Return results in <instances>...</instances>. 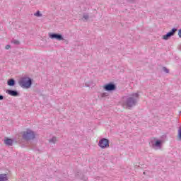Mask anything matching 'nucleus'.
Here are the masks:
<instances>
[{
  "label": "nucleus",
  "instance_id": "obj_1",
  "mask_svg": "<svg viewBox=\"0 0 181 181\" xmlns=\"http://www.w3.org/2000/svg\"><path fill=\"white\" fill-rule=\"evenodd\" d=\"M139 100V94L138 93L131 94L129 96L123 98L122 105L124 108H132V107L136 105Z\"/></svg>",
  "mask_w": 181,
  "mask_h": 181
},
{
  "label": "nucleus",
  "instance_id": "obj_2",
  "mask_svg": "<svg viewBox=\"0 0 181 181\" xmlns=\"http://www.w3.org/2000/svg\"><path fill=\"white\" fill-rule=\"evenodd\" d=\"M19 84L23 88H29L32 86V79L28 77H23L19 81Z\"/></svg>",
  "mask_w": 181,
  "mask_h": 181
},
{
  "label": "nucleus",
  "instance_id": "obj_3",
  "mask_svg": "<svg viewBox=\"0 0 181 181\" xmlns=\"http://www.w3.org/2000/svg\"><path fill=\"white\" fill-rule=\"evenodd\" d=\"M35 132L30 129H27L26 132H23V138L25 139V141H30L32 139H35Z\"/></svg>",
  "mask_w": 181,
  "mask_h": 181
},
{
  "label": "nucleus",
  "instance_id": "obj_4",
  "mask_svg": "<svg viewBox=\"0 0 181 181\" xmlns=\"http://www.w3.org/2000/svg\"><path fill=\"white\" fill-rule=\"evenodd\" d=\"M98 145L100 148H102V149L110 148V141L105 138H103L99 141Z\"/></svg>",
  "mask_w": 181,
  "mask_h": 181
},
{
  "label": "nucleus",
  "instance_id": "obj_5",
  "mask_svg": "<svg viewBox=\"0 0 181 181\" xmlns=\"http://www.w3.org/2000/svg\"><path fill=\"white\" fill-rule=\"evenodd\" d=\"M49 37L50 39H56V40H64V37H63V35H62V34L50 33L49 34Z\"/></svg>",
  "mask_w": 181,
  "mask_h": 181
},
{
  "label": "nucleus",
  "instance_id": "obj_6",
  "mask_svg": "<svg viewBox=\"0 0 181 181\" xmlns=\"http://www.w3.org/2000/svg\"><path fill=\"white\" fill-rule=\"evenodd\" d=\"M103 88L106 91H114V90L116 88V86L114 83H107L103 86Z\"/></svg>",
  "mask_w": 181,
  "mask_h": 181
},
{
  "label": "nucleus",
  "instance_id": "obj_7",
  "mask_svg": "<svg viewBox=\"0 0 181 181\" xmlns=\"http://www.w3.org/2000/svg\"><path fill=\"white\" fill-rule=\"evenodd\" d=\"M151 146L153 149H160V146H162V141L160 140H157L155 143L151 141Z\"/></svg>",
  "mask_w": 181,
  "mask_h": 181
},
{
  "label": "nucleus",
  "instance_id": "obj_8",
  "mask_svg": "<svg viewBox=\"0 0 181 181\" xmlns=\"http://www.w3.org/2000/svg\"><path fill=\"white\" fill-rule=\"evenodd\" d=\"M6 93L9 95H11L12 97H18L19 95V93H18V90H7Z\"/></svg>",
  "mask_w": 181,
  "mask_h": 181
},
{
  "label": "nucleus",
  "instance_id": "obj_9",
  "mask_svg": "<svg viewBox=\"0 0 181 181\" xmlns=\"http://www.w3.org/2000/svg\"><path fill=\"white\" fill-rule=\"evenodd\" d=\"M4 144H6L7 146H12V145H13V140L11 139H6L4 141Z\"/></svg>",
  "mask_w": 181,
  "mask_h": 181
},
{
  "label": "nucleus",
  "instance_id": "obj_10",
  "mask_svg": "<svg viewBox=\"0 0 181 181\" xmlns=\"http://www.w3.org/2000/svg\"><path fill=\"white\" fill-rule=\"evenodd\" d=\"M90 18V14L87 13H83V18H81V19L82 21H83V22L85 21H88V19Z\"/></svg>",
  "mask_w": 181,
  "mask_h": 181
},
{
  "label": "nucleus",
  "instance_id": "obj_11",
  "mask_svg": "<svg viewBox=\"0 0 181 181\" xmlns=\"http://www.w3.org/2000/svg\"><path fill=\"white\" fill-rule=\"evenodd\" d=\"M0 181H8V175L0 174Z\"/></svg>",
  "mask_w": 181,
  "mask_h": 181
},
{
  "label": "nucleus",
  "instance_id": "obj_12",
  "mask_svg": "<svg viewBox=\"0 0 181 181\" xmlns=\"http://www.w3.org/2000/svg\"><path fill=\"white\" fill-rule=\"evenodd\" d=\"M8 86H10V87H13L15 86V79H10L7 82Z\"/></svg>",
  "mask_w": 181,
  "mask_h": 181
},
{
  "label": "nucleus",
  "instance_id": "obj_13",
  "mask_svg": "<svg viewBox=\"0 0 181 181\" xmlns=\"http://www.w3.org/2000/svg\"><path fill=\"white\" fill-rule=\"evenodd\" d=\"M176 32H177V30L176 28H173L172 30L168 32V34L170 35V36L172 37L175 35V33H176Z\"/></svg>",
  "mask_w": 181,
  "mask_h": 181
},
{
  "label": "nucleus",
  "instance_id": "obj_14",
  "mask_svg": "<svg viewBox=\"0 0 181 181\" xmlns=\"http://www.w3.org/2000/svg\"><path fill=\"white\" fill-rule=\"evenodd\" d=\"M177 139H178V141H181V126H180L178 128Z\"/></svg>",
  "mask_w": 181,
  "mask_h": 181
},
{
  "label": "nucleus",
  "instance_id": "obj_15",
  "mask_svg": "<svg viewBox=\"0 0 181 181\" xmlns=\"http://www.w3.org/2000/svg\"><path fill=\"white\" fill-rule=\"evenodd\" d=\"M49 144H56L57 142V139L56 136H53L51 139L49 140Z\"/></svg>",
  "mask_w": 181,
  "mask_h": 181
},
{
  "label": "nucleus",
  "instance_id": "obj_16",
  "mask_svg": "<svg viewBox=\"0 0 181 181\" xmlns=\"http://www.w3.org/2000/svg\"><path fill=\"white\" fill-rule=\"evenodd\" d=\"M169 37H172L170 36V34H168V33L166 35L163 36V39H164V40H168Z\"/></svg>",
  "mask_w": 181,
  "mask_h": 181
},
{
  "label": "nucleus",
  "instance_id": "obj_17",
  "mask_svg": "<svg viewBox=\"0 0 181 181\" xmlns=\"http://www.w3.org/2000/svg\"><path fill=\"white\" fill-rule=\"evenodd\" d=\"M35 16L40 17L42 16V13H40V11H37L35 14Z\"/></svg>",
  "mask_w": 181,
  "mask_h": 181
},
{
  "label": "nucleus",
  "instance_id": "obj_18",
  "mask_svg": "<svg viewBox=\"0 0 181 181\" xmlns=\"http://www.w3.org/2000/svg\"><path fill=\"white\" fill-rule=\"evenodd\" d=\"M163 71L164 73H169V69L166 67H163Z\"/></svg>",
  "mask_w": 181,
  "mask_h": 181
},
{
  "label": "nucleus",
  "instance_id": "obj_19",
  "mask_svg": "<svg viewBox=\"0 0 181 181\" xmlns=\"http://www.w3.org/2000/svg\"><path fill=\"white\" fill-rule=\"evenodd\" d=\"M13 43L14 45H19V41H18V40H13Z\"/></svg>",
  "mask_w": 181,
  "mask_h": 181
},
{
  "label": "nucleus",
  "instance_id": "obj_20",
  "mask_svg": "<svg viewBox=\"0 0 181 181\" xmlns=\"http://www.w3.org/2000/svg\"><path fill=\"white\" fill-rule=\"evenodd\" d=\"M107 96H108V93H102V97L103 98L107 97Z\"/></svg>",
  "mask_w": 181,
  "mask_h": 181
},
{
  "label": "nucleus",
  "instance_id": "obj_21",
  "mask_svg": "<svg viewBox=\"0 0 181 181\" xmlns=\"http://www.w3.org/2000/svg\"><path fill=\"white\" fill-rule=\"evenodd\" d=\"M10 48H11V45H6L5 49H6V50L9 49Z\"/></svg>",
  "mask_w": 181,
  "mask_h": 181
},
{
  "label": "nucleus",
  "instance_id": "obj_22",
  "mask_svg": "<svg viewBox=\"0 0 181 181\" xmlns=\"http://www.w3.org/2000/svg\"><path fill=\"white\" fill-rule=\"evenodd\" d=\"M178 36L181 37V29L178 31Z\"/></svg>",
  "mask_w": 181,
  "mask_h": 181
},
{
  "label": "nucleus",
  "instance_id": "obj_23",
  "mask_svg": "<svg viewBox=\"0 0 181 181\" xmlns=\"http://www.w3.org/2000/svg\"><path fill=\"white\" fill-rule=\"evenodd\" d=\"M0 100H4V95H0Z\"/></svg>",
  "mask_w": 181,
  "mask_h": 181
},
{
  "label": "nucleus",
  "instance_id": "obj_24",
  "mask_svg": "<svg viewBox=\"0 0 181 181\" xmlns=\"http://www.w3.org/2000/svg\"><path fill=\"white\" fill-rule=\"evenodd\" d=\"M180 114H181V111H180Z\"/></svg>",
  "mask_w": 181,
  "mask_h": 181
}]
</instances>
